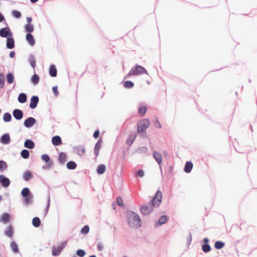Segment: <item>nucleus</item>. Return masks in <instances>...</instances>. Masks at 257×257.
<instances>
[{
	"mask_svg": "<svg viewBox=\"0 0 257 257\" xmlns=\"http://www.w3.org/2000/svg\"><path fill=\"white\" fill-rule=\"evenodd\" d=\"M128 223L132 227L138 228L141 226V219L135 213H133L129 218Z\"/></svg>",
	"mask_w": 257,
	"mask_h": 257,
	"instance_id": "nucleus-1",
	"label": "nucleus"
},
{
	"mask_svg": "<svg viewBox=\"0 0 257 257\" xmlns=\"http://www.w3.org/2000/svg\"><path fill=\"white\" fill-rule=\"evenodd\" d=\"M144 73L147 74L146 70L141 66L136 65L132 68L127 76L138 75Z\"/></svg>",
	"mask_w": 257,
	"mask_h": 257,
	"instance_id": "nucleus-2",
	"label": "nucleus"
},
{
	"mask_svg": "<svg viewBox=\"0 0 257 257\" xmlns=\"http://www.w3.org/2000/svg\"><path fill=\"white\" fill-rule=\"evenodd\" d=\"M162 192L158 190L155 196L153 197L152 200L151 201L150 203L154 207H158L162 202Z\"/></svg>",
	"mask_w": 257,
	"mask_h": 257,
	"instance_id": "nucleus-3",
	"label": "nucleus"
},
{
	"mask_svg": "<svg viewBox=\"0 0 257 257\" xmlns=\"http://www.w3.org/2000/svg\"><path fill=\"white\" fill-rule=\"evenodd\" d=\"M150 121L147 119H144L138 123L137 131L139 133L145 132L150 125Z\"/></svg>",
	"mask_w": 257,
	"mask_h": 257,
	"instance_id": "nucleus-4",
	"label": "nucleus"
},
{
	"mask_svg": "<svg viewBox=\"0 0 257 257\" xmlns=\"http://www.w3.org/2000/svg\"><path fill=\"white\" fill-rule=\"evenodd\" d=\"M153 206L151 205L150 203H149V205H147L145 204L143 205L141 208V212L144 215H148L150 214L153 209Z\"/></svg>",
	"mask_w": 257,
	"mask_h": 257,
	"instance_id": "nucleus-5",
	"label": "nucleus"
},
{
	"mask_svg": "<svg viewBox=\"0 0 257 257\" xmlns=\"http://www.w3.org/2000/svg\"><path fill=\"white\" fill-rule=\"evenodd\" d=\"M0 36L2 37L8 38L9 37H12L13 34L11 32L10 28L7 27L2 28L0 30Z\"/></svg>",
	"mask_w": 257,
	"mask_h": 257,
	"instance_id": "nucleus-6",
	"label": "nucleus"
},
{
	"mask_svg": "<svg viewBox=\"0 0 257 257\" xmlns=\"http://www.w3.org/2000/svg\"><path fill=\"white\" fill-rule=\"evenodd\" d=\"M65 243H62L61 244H60L57 247H53V250H52V254L54 256H56V255H59L60 253L61 250L65 247Z\"/></svg>",
	"mask_w": 257,
	"mask_h": 257,
	"instance_id": "nucleus-7",
	"label": "nucleus"
},
{
	"mask_svg": "<svg viewBox=\"0 0 257 257\" xmlns=\"http://www.w3.org/2000/svg\"><path fill=\"white\" fill-rule=\"evenodd\" d=\"M39 102V98L37 96H33L31 99V102L30 104V107L32 109H34L36 107L37 104Z\"/></svg>",
	"mask_w": 257,
	"mask_h": 257,
	"instance_id": "nucleus-8",
	"label": "nucleus"
},
{
	"mask_svg": "<svg viewBox=\"0 0 257 257\" xmlns=\"http://www.w3.org/2000/svg\"><path fill=\"white\" fill-rule=\"evenodd\" d=\"M0 182L4 187H8L10 184L9 179L5 177L4 175H0Z\"/></svg>",
	"mask_w": 257,
	"mask_h": 257,
	"instance_id": "nucleus-9",
	"label": "nucleus"
},
{
	"mask_svg": "<svg viewBox=\"0 0 257 257\" xmlns=\"http://www.w3.org/2000/svg\"><path fill=\"white\" fill-rule=\"evenodd\" d=\"M36 123V120L33 117H29L24 121V125L27 127H30Z\"/></svg>",
	"mask_w": 257,
	"mask_h": 257,
	"instance_id": "nucleus-10",
	"label": "nucleus"
},
{
	"mask_svg": "<svg viewBox=\"0 0 257 257\" xmlns=\"http://www.w3.org/2000/svg\"><path fill=\"white\" fill-rule=\"evenodd\" d=\"M29 194H30V190H29V188H24L21 192L22 195L24 197L26 198L25 201L27 203L30 202V199L29 198H26L27 196H28Z\"/></svg>",
	"mask_w": 257,
	"mask_h": 257,
	"instance_id": "nucleus-11",
	"label": "nucleus"
},
{
	"mask_svg": "<svg viewBox=\"0 0 257 257\" xmlns=\"http://www.w3.org/2000/svg\"><path fill=\"white\" fill-rule=\"evenodd\" d=\"M13 115L17 119H21L23 116V112L18 109H16L13 111Z\"/></svg>",
	"mask_w": 257,
	"mask_h": 257,
	"instance_id": "nucleus-12",
	"label": "nucleus"
},
{
	"mask_svg": "<svg viewBox=\"0 0 257 257\" xmlns=\"http://www.w3.org/2000/svg\"><path fill=\"white\" fill-rule=\"evenodd\" d=\"M52 143L54 146H59L62 144V140L59 136H55L52 138Z\"/></svg>",
	"mask_w": 257,
	"mask_h": 257,
	"instance_id": "nucleus-13",
	"label": "nucleus"
},
{
	"mask_svg": "<svg viewBox=\"0 0 257 257\" xmlns=\"http://www.w3.org/2000/svg\"><path fill=\"white\" fill-rule=\"evenodd\" d=\"M1 142L3 144H8L10 142V137L8 134H4L1 140Z\"/></svg>",
	"mask_w": 257,
	"mask_h": 257,
	"instance_id": "nucleus-14",
	"label": "nucleus"
},
{
	"mask_svg": "<svg viewBox=\"0 0 257 257\" xmlns=\"http://www.w3.org/2000/svg\"><path fill=\"white\" fill-rule=\"evenodd\" d=\"M15 46L14 40L12 37L7 38V47L9 49H13Z\"/></svg>",
	"mask_w": 257,
	"mask_h": 257,
	"instance_id": "nucleus-15",
	"label": "nucleus"
},
{
	"mask_svg": "<svg viewBox=\"0 0 257 257\" xmlns=\"http://www.w3.org/2000/svg\"><path fill=\"white\" fill-rule=\"evenodd\" d=\"M153 157L158 164H161L162 158L161 155L157 151H155L153 153Z\"/></svg>",
	"mask_w": 257,
	"mask_h": 257,
	"instance_id": "nucleus-16",
	"label": "nucleus"
},
{
	"mask_svg": "<svg viewBox=\"0 0 257 257\" xmlns=\"http://www.w3.org/2000/svg\"><path fill=\"white\" fill-rule=\"evenodd\" d=\"M193 166V164L191 162H187L185 164L184 171L187 173H190L192 169Z\"/></svg>",
	"mask_w": 257,
	"mask_h": 257,
	"instance_id": "nucleus-17",
	"label": "nucleus"
},
{
	"mask_svg": "<svg viewBox=\"0 0 257 257\" xmlns=\"http://www.w3.org/2000/svg\"><path fill=\"white\" fill-rule=\"evenodd\" d=\"M10 219V215L8 213H5L2 214L1 217V220L4 223H7Z\"/></svg>",
	"mask_w": 257,
	"mask_h": 257,
	"instance_id": "nucleus-18",
	"label": "nucleus"
},
{
	"mask_svg": "<svg viewBox=\"0 0 257 257\" xmlns=\"http://www.w3.org/2000/svg\"><path fill=\"white\" fill-rule=\"evenodd\" d=\"M26 40L30 45L33 46L35 44V41L32 34H27L26 35Z\"/></svg>",
	"mask_w": 257,
	"mask_h": 257,
	"instance_id": "nucleus-19",
	"label": "nucleus"
},
{
	"mask_svg": "<svg viewBox=\"0 0 257 257\" xmlns=\"http://www.w3.org/2000/svg\"><path fill=\"white\" fill-rule=\"evenodd\" d=\"M102 144V141L99 140L97 143L95 144V148H94V153L96 155V156H97L99 154V151L101 148Z\"/></svg>",
	"mask_w": 257,
	"mask_h": 257,
	"instance_id": "nucleus-20",
	"label": "nucleus"
},
{
	"mask_svg": "<svg viewBox=\"0 0 257 257\" xmlns=\"http://www.w3.org/2000/svg\"><path fill=\"white\" fill-rule=\"evenodd\" d=\"M49 74L52 77H56L57 76V69L54 65L50 66L49 68Z\"/></svg>",
	"mask_w": 257,
	"mask_h": 257,
	"instance_id": "nucleus-21",
	"label": "nucleus"
},
{
	"mask_svg": "<svg viewBox=\"0 0 257 257\" xmlns=\"http://www.w3.org/2000/svg\"><path fill=\"white\" fill-rule=\"evenodd\" d=\"M136 136L137 135L135 134H132L130 135L126 141V144L129 146L132 145L134 140H135Z\"/></svg>",
	"mask_w": 257,
	"mask_h": 257,
	"instance_id": "nucleus-22",
	"label": "nucleus"
},
{
	"mask_svg": "<svg viewBox=\"0 0 257 257\" xmlns=\"http://www.w3.org/2000/svg\"><path fill=\"white\" fill-rule=\"evenodd\" d=\"M24 146L26 148L32 149L34 148L35 144L32 141L30 140H27L25 141Z\"/></svg>",
	"mask_w": 257,
	"mask_h": 257,
	"instance_id": "nucleus-23",
	"label": "nucleus"
},
{
	"mask_svg": "<svg viewBox=\"0 0 257 257\" xmlns=\"http://www.w3.org/2000/svg\"><path fill=\"white\" fill-rule=\"evenodd\" d=\"M77 153L79 156H83L85 153V148L81 146H78L75 148Z\"/></svg>",
	"mask_w": 257,
	"mask_h": 257,
	"instance_id": "nucleus-24",
	"label": "nucleus"
},
{
	"mask_svg": "<svg viewBox=\"0 0 257 257\" xmlns=\"http://www.w3.org/2000/svg\"><path fill=\"white\" fill-rule=\"evenodd\" d=\"M106 170V167L104 165L101 164L98 166L97 168V173L98 174H103Z\"/></svg>",
	"mask_w": 257,
	"mask_h": 257,
	"instance_id": "nucleus-25",
	"label": "nucleus"
},
{
	"mask_svg": "<svg viewBox=\"0 0 257 257\" xmlns=\"http://www.w3.org/2000/svg\"><path fill=\"white\" fill-rule=\"evenodd\" d=\"M32 224L34 226L36 227H38L40 226L41 224V220L38 217H35L33 219Z\"/></svg>",
	"mask_w": 257,
	"mask_h": 257,
	"instance_id": "nucleus-26",
	"label": "nucleus"
},
{
	"mask_svg": "<svg viewBox=\"0 0 257 257\" xmlns=\"http://www.w3.org/2000/svg\"><path fill=\"white\" fill-rule=\"evenodd\" d=\"M18 101L22 103H25L27 101V95L25 93H21L18 96Z\"/></svg>",
	"mask_w": 257,
	"mask_h": 257,
	"instance_id": "nucleus-27",
	"label": "nucleus"
},
{
	"mask_svg": "<svg viewBox=\"0 0 257 257\" xmlns=\"http://www.w3.org/2000/svg\"><path fill=\"white\" fill-rule=\"evenodd\" d=\"M59 161L61 163H64L67 161V156L64 153H60L59 155Z\"/></svg>",
	"mask_w": 257,
	"mask_h": 257,
	"instance_id": "nucleus-28",
	"label": "nucleus"
},
{
	"mask_svg": "<svg viewBox=\"0 0 257 257\" xmlns=\"http://www.w3.org/2000/svg\"><path fill=\"white\" fill-rule=\"evenodd\" d=\"M33 177L32 173L30 171H26L24 173L23 178L25 181H29Z\"/></svg>",
	"mask_w": 257,
	"mask_h": 257,
	"instance_id": "nucleus-29",
	"label": "nucleus"
},
{
	"mask_svg": "<svg viewBox=\"0 0 257 257\" xmlns=\"http://www.w3.org/2000/svg\"><path fill=\"white\" fill-rule=\"evenodd\" d=\"M5 234L8 237H12L13 235V229L11 226L8 227L5 231Z\"/></svg>",
	"mask_w": 257,
	"mask_h": 257,
	"instance_id": "nucleus-30",
	"label": "nucleus"
},
{
	"mask_svg": "<svg viewBox=\"0 0 257 257\" xmlns=\"http://www.w3.org/2000/svg\"><path fill=\"white\" fill-rule=\"evenodd\" d=\"M11 247L13 251L15 253L19 252V248L17 244L15 241H12L11 243Z\"/></svg>",
	"mask_w": 257,
	"mask_h": 257,
	"instance_id": "nucleus-31",
	"label": "nucleus"
},
{
	"mask_svg": "<svg viewBox=\"0 0 257 257\" xmlns=\"http://www.w3.org/2000/svg\"><path fill=\"white\" fill-rule=\"evenodd\" d=\"M77 167L76 163L73 161H70L67 164V167L68 169H75Z\"/></svg>",
	"mask_w": 257,
	"mask_h": 257,
	"instance_id": "nucleus-32",
	"label": "nucleus"
},
{
	"mask_svg": "<svg viewBox=\"0 0 257 257\" xmlns=\"http://www.w3.org/2000/svg\"><path fill=\"white\" fill-rule=\"evenodd\" d=\"M14 77L11 73H9L7 75V81L9 84H12L14 82Z\"/></svg>",
	"mask_w": 257,
	"mask_h": 257,
	"instance_id": "nucleus-33",
	"label": "nucleus"
},
{
	"mask_svg": "<svg viewBox=\"0 0 257 257\" xmlns=\"http://www.w3.org/2000/svg\"><path fill=\"white\" fill-rule=\"evenodd\" d=\"M26 32H28V34H30L34 31V27L32 24H27L25 27Z\"/></svg>",
	"mask_w": 257,
	"mask_h": 257,
	"instance_id": "nucleus-34",
	"label": "nucleus"
},
{
	"mask_svg": "<svg viewBox=\"0 0 257 257\" xmlns=\"http://www.w3.org/2000/svg\"><path fill=\"white\" fill-rule=\"evenodd\" d=\"M224 245V243L220 241H217L214 244V246L216 249H221Z\"/></svg>",
	"mask_w": 257,
	"mask_h": 257,
	"instance_id": "nucleus-35",
	"label": "nucleus"
},
{
	"mask_svg": "<svg viewBox=\"0 0 257 257\" xmlns=\"http://www.w3.org/2000/svg\"><path fill=\"white\" fill-rule=\"evenodd\" d=\"M31 80H32V83L36 85L37 84L39 81V77L38 75L37 74H34L32 77V79H31Z\"/></svg>",
	"mask_w": 257,
	"mask_h": 257,
	"instance_id": "nucleus-36",
	"label": "nucleus"
},
{
	"mask_svg": "<svg viewBox=\"0 0 257 257\" xmlns=\"http://www.w3.org/2000/svg\"><path fill=\"white\" fill-rule=\"evenodd\" d=\"M147 111V108L145 106H141L139 108V113L142 116H144Z\"/></svg>",
	"mask_w": 257,
	"mask_h": 257,
	"instance_id": "nucleus-37",
	"label": "nucleus"
},
{
	"mask_svg": "<svg viewBox=\"0 0 257 257\" xmlns=\"http://www.w3.org/2000/svg\"><path fill=\"white\" fill-rule=\"evenodd\" d=\"M168 220V218L166 216L163 215L159 219V224L161 225L164 223H165L167 220Z\"/></svg>",
	"mask_w": 257,
	"mask_h": 257,
	"instance_id": "nucleus-38",
	"label": "nucleus"
},
{
	"mask_svg": "<svg viewBox=\"0 0 257 257\" xmlns=\"http://www.w3.org/2000/svg\"><path fill=\"white\" fill-rule=\"evenodd\" d=\"M123 85L125 88H131L134 87V84L131 81H126Z\"/></svg>",
	"mask_w": 257,
	"mask_h": 257,
	"instance_id": "nucleus-39",
	"label": "nucleus"
},
{
	"mask_svg": "<svg viewBox=\"0 0 257 257\" xmlns=\"http://www.w3.org/2000/svg\"><path fill=\"white\" fill-rule=\"evenodd\" d=\"M21 156L24 159H27L29 157V152L27 150H23L21 152Z\"/></svg>",
	"mask_w": 257,
	"mask_h": 257,
	"instance_id": "nucleus-40",
	"label": "nucleus"
},
{
	"mask_svg": "<svg viewBox=\"0 0 257 257\" xmlns=\"http://www.w3.org/2000/svg\"><path fill=\"white\" fill-rule=\"evenodd\" d=\"M5 75L0 74V88H3L5 86Z\"/></svg>",
	"mask_w": 257,
	"mask_h": 257,
	"instance_id": "nucleus-41",
	"label": "nucleus"
},
{
	"mask_svg": "<svg viewBox=\"0 0 257 257\" xmlns=\"http://www.w3.org/2000/svg\"><path fill=\"white\" fill-rule=\"evenodd\" d=\"M11 115L9 113H6L4 115L3 119L5 121L8 122L11 119Z\"/></svg>",
	"mask_w": 257,
	"mask_h": 257,
	"instance_id": "nucleus-42",
	"label": "nucleus"
},
{
	"mask_svg": "<svg viewBox=\"0 0 257 257\" xmlns=\"http://www.w3.org/2000/svg\"><path fill=\"white\" fill-rule=\"evenodd\" d=\"M7 165L6 163L3 161H0V171H2L6 169Z\"/></svg>",
	"mask_w": 257,
	"mask_h": 257,
	"instance_id": "nucleus-43",
	"label": "nucleus"
},
{
	"mask_svg": "<svg viewBox=\"0 0 257 257\" xmlns=\"http://www.w3.org/2000/svg\"><path fill=\"white\" fill-rule=\"evenodd\" d=\"M211 249V247L209 244H205L202 245V250L205 252H209Z\"/></svg>",
	"mask_w": 257,
	"mask_h": 257,
	"instance_id": "nucleus-44",
	"label": "nucleus"
},
{
	"mask_svg": "<svg viewBox=\"0 0 257 257\" xmlns=\"http://www.w3.org/2000/svg\"><path fill=\"white\" fill-rule=\"evenodd\" d=\"M89 231V227L88 225L84 226L81 230V232L82 234H87Z\"/></svg>",
	"mask_w": 257,
	"mask_h": 257,
	"instance_id": "nucleus-45",
	"label": "nucleus"
},
{
	"mask_svg": "<svg viewBox=\"0 0 257 257\" xmlns=\"http://www.w3.org/2000/svg\"><path fill=\"white\" fill-rule=\"evenodd\" d=\"M12 15L16 18H20L21 17V13L16 10H14L12 12Z\"/></svg>",
	"mask_w": 257,
	"mask_h": 257,
	"instance_id": "nucleus-46",
	"label": "nucleus"
},
{
	"mask_svg": "<svg viewBox=\"0 0 257 257\" xmlns=\"http://www.w3.org/2000/svg\"><path fill=\"white\" fill-rule=\"evenodd\" d=\"M76 254L79 256L83 257L85 254V251L82 249H78L76 251Z\"/></svg>",
	"mask_w": 257,
	"mask_h": 257,
	"instance_id": "nucleus-47",
	"label": "nucleus"
},
{
	"mask_svg": "<svg viewBox=\"0 0 257 257\" xmlns=\"http://www.w3.org/2000/svg\"><path fill=\"white\" fill-rule=\"evenodd\" d=\"M116 203L117 205L119 206H123V200L122 198L121 197H117L116 199Z\"/></svg>",
	"mask_w": 257,
	"mask_h": 257,
	"instance_id": "nucleus-48",
	"label": "nucleus"
},
{
	"mask_svg": "<svg viewBox=\"0 0 257 257\" xmlns=\"http://www.w3.org/2000/svg\"><path fill=\"white\" fill-rule=\"evenodd\" d=\"M41 158L43 161H45L46 163L48 162L50 160L49 156L46 154L43 155L41 157Z\"/></svg>",
	"mask_w": 257,
	"mask_h": 257,
	"instance_id": "nucleus-49",
	"label": "nucleus"
},
{
	"mask_svg": "<svg viewBox=\"0 0 257 257\" xmlns=\"http://www.w3.org/2000/svg\"><path fill=\"white\" fill-rule=\"evenodd\" d=\"M52 90L53 91L54 94L55 96H57L59 94V92L58 91L57 87V86H54L52 88Z\"/></svg>",
	"mask_w": 257,
	"mask_h": 257,
	"instance_id": "nucleus-50",
	"label": "nucleus"
},
{
	"mask_svg": "<svg viewBox=\"0 0 257 257\" xmlns=\"http://www.w3.org/2000/svg\"><path fill=\"white\" fill-rule=\"evenodd\" d=\"M137 174L140 177H142L144 175V171L142 170H140L138 171Z\"/></svg>",
	"mask_w": 257,
	"mask_h": 257,
	"instance_id": "nucleus-51",
	"label": "nucleus"
},
{
	"mask_svg": "<svg viewBox=\"0 0 257 257\" xmlns=\"http://www.w3.org/2000/svg\"><path fill=\"white\" fill-rule=\"evenodd\" d=\"M99 131L96 130L93 134V137L94 138L97 139L99 137Z\"/></svg>",
	"mask_w": 257,
	"mask_h": 257,
	"instance_id": "nucleus-52",
	"label": "nucleus"
},
{
	"mask_svg": "<svg viewBox=\"0 0 257 257\" xmlns=\"http://www.w3.org/2000/svg\"><path fill=\"white\" fill-rule=\"evenodd\" d=\"M30 64L33 67V68H35L36 61L34 59H32L30 60Z\"/></svg>",
	"mask_w": 257,
	"mask_h": 257,
	"instance_id": "nucleus-53",
	"label": "nucleus"
},
{
	"mask_svg": "<svg viewBox=\"0 0 257 257\" xmlns=\"http://www.w3.org/2000/svg\"><path fill=\"white\" fill-rule=\"evenodd\" d=\"M97 246L99 250H102L103 247L101 243L98 244Z\"/></svg>",
	"mask_w": 257,
	"mask_h": 257,
	"instance_id": "nucleus-54",
	"label": "nucleus"
},
{
	"mask_svg": "<svg viewBox=\"0 0 257 257\" xmlns=\"http://www.w3.org/2000/svg\"><path fill=\"white\" fill-rule=\"evenodd\" d=\"M15 52L14 51H12L10 53L9 56L11 58H13L15 56Z\"/></svg>",
	"mask_w": 257,
	"mask_h": 257,
	"instance_id": "nucleus-55",
	"label": "nucleus"
},
{
	"mask_svg": "<svg viewBox=\"0 0 257 257\" xmlns=\"http://www.w3.org/2000/svg\"><path fill=\"white\" fill-rule=\"evenodd\" d=\"M5 19L4 17L3 16L2 14L0 13V22H3Z\"/></svg>",
	"mask_w": 257,
	"mask_h": 257,
	"instance_id": "nucleus-56",
	"label": "nucleus"
},
{
	"mask_svg": "<svg viewBox=\"0 0 257 257\" xmlns=\"http://www.w3.org/2000/svg\"><path fill=\"white\" fill-rule=\"evenodd\" d=\"M27 21L28 23V24H30V23L32 22V18L31 17H27Z\"/></svg>",
	"mask_w": 257,
	"mask_h": 257,
	"instance_id": "nucleus-57",
	"label": "nucleus"
},
{
	"mask_svg": "<svg viewBox=\"0 0 257 257\" xmlns=\"http://www.w3.org/2000/svg\"><path fill=\"white\" fill-rule=\"evenodd\" d=\"M157 124H158V127L159 128H161V124L160 123V122H159V121H157Z\"/></svg>",
	"mask_w": 257,
	"mask_h": 257,
	"instance_id": "nucleus-58",
	"label": "nucleus"
},
{
	"mask_svg": "<svg viewBox=\"0 0 257 257\" xmlns=\"http://www.w3.org/2000/svg\"><path fill=\"white\" fill-rule=\"evenodd\" d=\"M39 0H31V2L32 3H35L37 2H38Z\"/></svg>",
	"mask_w": 257,
	"mask_h": 257,
	"instance_id": "nucleus-59",
	"label": "nucleus"
},
{
	"mask_svg": "<svg viewBox=\"0 0 257 257\" xmlns=\"http://www.w3.org/2000/svg\"><path fill=\"white\" fill-rule=\"evenodd\" d=\"M204 241L205 242H207L208 241V239L207 238H204Z\"/></svg>",
	"mask_w": 257,
	"mask_h": 257,
	"instance_id": "nucleus-60",
	"label": "nucleus"
},
{
	"mask_svg": "<svg viewBox=\"0 0 257 257\" xmlns=\"http://www.w3.org/2000/svg\"><path fill=\"white\" fill-rule=\"evenodd\" d=\"M89 257H96V256L94 255H92L90 256Z\"/></svg>",
	"mask_w": 257,
	"mask_h": 257,
	"instance_id": "nucleus-61",
	"label": "nucleus"
},
{
	"mask_svg": "<svg viewBox=\"0 0 257 257\" xmlns=\"http://www.w3.org/2000/svg\"><path fill=\"white\" fill-rule=\"evenodd\" d=\"M2 199V196H0V200Z\"/></svg>",
	"mask_w": 257,
	"mask_h": 257,
	"instance_id": "nucleus-62",
	"label": "nucleus"
}]
</instances>
